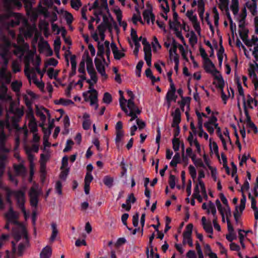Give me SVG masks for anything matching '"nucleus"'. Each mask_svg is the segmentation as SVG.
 <instances>
[{"instance_id": "0eeeda50", "label": "nucleus", "mask_w": 258, "mask_h": 258, "mask_svg": "<svg viewBox=\"0 0 258 258\" xmlns=\"http://www.w3.org/2000/svg\"><path fill=\"white\" fill-rule=\"evenodd\" d=\"M94 62L97 71L102 76L106 78L107 76L105 73V68L102 64V60L96 57L94 59Z\"/></svg>"}, {"instance_id": "a878e982", "label": "nucleus", "mask_w": 258, "mask_h": 258, "mask_svg": "<svg viewBox=\"0 0 258 258\" xmlns=\"http://www.w3.org/2000/svg\"><path fill=\"white\" fill-rule=\"evenodd\" d=\"M231 10H232L233 14L236 15L238 14L239 11V3L238 0H232V4L230 6Z\"/></svg>"}, {"instance_id": "ea45409f", "label": "nucleus", "mask_w": 258, "mask_h": 258, "mask_svg": "<svg viewBox=\"0 0 258 258\" xmlns=\"http://www.w3.org/2000/svg\"><path fill=\"white\" fill-rule=\"evenodd\" d=\"M28 126L30 128L31 132L35 133L37 131V125L36 119L34 120H29Z\"/></svg>"}, {"instance_id": "9d476101", "label": "nucleus", "mask_w": 258, "mask_h": 258, "mask_svg": "<svg viewBox=\"0 0 258 258\" xmlns=\"http://www.w3.org/2000/svg\"><path fill=\"white\" fill-rule=\"evenodd\" d=\"M17 204L19 208L21 210L25 216L26 215V211L25 208V192L23 191V195L22 197H19L16 199Z\"/></svg>"}, {"instance_id": "5701e85b", "label": "nucleus", "mask_w": 258, "mask_h": 258, "mask_svg": "<svg viewBox=\"0 0 258 258\" xmlns=\"http://www.w3.org/2000/svg\"><path fill=\"white\" fill-rule=\"evenodd\" d=\"M51 226L52 228V233L50 237L49 240L50 242H52L54 241L57 236V234L58 233V230L57 229V225L55 223H52L51 224Z\"/></svg>"}, {"instance_id": "9b49d317", "label": "nucleus", "mask_w": 258, "mask_h": 258, "mask_svg": "<svg viewBox=\"0 0 258 258\" xmlns=\"http://www.w3.org/2000/svg\"><path fill=\"white\" fill-rule=\"evenodd\" d=\"M88 93H92L89 96L90 101V105L93 106L95 105L98 102V92L95 89H92L88 91Z\"/></svg>"}, {"instance_id": "864d4df0", "label": "nucleus", "mask_w": 258, "mask_h": 258, "mask_svg": "<svg viewBox=\"0 0 258 258\" xmlns=\"http://www.w3.org/2000/svg\"><path fill=\"white\" fill-rule=\"evenodd\" d=\"M219 45L220 48L218 51L217 55H223V53H224V48L222 45V37L221 36H220L219 38Z\"/></svg>"}, {"instance_id": "bf43d9fd", "label": "nucleus", "mask_w": 258, "mask_h": 258, "mask_svg": "<svg viewBox=\"0 0 258 258\" xmlns=\"http://www.w3.org/2000/svg\"><path fill=\"white\" fill-rule=\"evenodd\" d=\"M209 208L211 210L212 214L214 217H215L217 213L216 209L214 204L211 201L209 203Z\"/></svg>"}, {"instance_id": "c03bdc74", "label": "nucleus", "mask_w": 258, "mask_h": 258, "mask_svg": "<svg viewBox=\"0 0 258 258\" xmlns=\"http://www.w3.org/2000/svg\"><path fill=\"white\" fill-rule=\"evenodd\" d=\"M220 2V5H219V8L223 11V10H227L229 9V0H219Z\"/></svg>"}, {"instance_id": "2eb2a0df", "label": "nucleus", "mask_w": 258, "mask_h": 258, "mask_svg": "<svg viewBox=\"0 0 258 258\" xmlns=\"http://www.w3.org/2000/svg\"><path fill=\"white\" fill-rule=\"evenodd\" d=\"M101 9H104L106 11V12L108 13L109 17L110 19V20L112 22V23L113 24L114 28L115 29H118V27H117V25L116 22L114 21L113 17L111 16V15L109 12V9L108 7V5H107V2L102 3L101 6H99V10H101Z\"/></svg>"}, {"instance_id": "8fccbe9b", "label": "nucleus", "mask_w": 258, "mask_h": 258, "mask_svg": "<svg viewBox=\"0 0 258 258\" xmlns=\"http://www.w3.org/2000/svg\"><path fill=\"white\" fill-rule=\"evenodd\" d=\"M88 73L90 76L91 80L94 82V83H96L97 82V77L95 70H91L88 71Z\"/></svg>"}, {"instance_id": "4468645a", "label": "nucleus", "mask_w": 258, "mask_h": 258, "mask_svg": "<svg viewBox=\"0 0 258 258\" xmlns=\"http://www.w3.org/2000/svg\"><path fill=\"white\" fill-rule=\"evenodd\" d=\"M235 81L237 86L239 94L242 96L243 101L245 102L244 91L240 81V78L238 76H236V74H235Z\"/></svg>"}, {"instance_id": "e2e57ef3", "label": "nucleus", "mask_w": 258, "mask_h": 258, "mask_svg": "<svg viewBox=\"0 0 258 258\" xmlns=\"http://www.w3.org/2000/svg\"><path fill=\"white\" fill-rule=\"evenodd\" d=\"M93 179V176L91 173H86L85 177V183L90 184L91 182L92 181Z\"/></svg>"}, {"instance_id": "393cba45", "label": "nucleus", "mask_w": 258, "mask_h": 258, "mask_svg": "<svg viewBox=\"0 0 258 258\" xmlns=\"http://www.w3.org/2000/svg\"><path fill=\"white\" fill-rule=\"evenodd\" d=\"M55 104H62L64 106H68L70 104H74V102L70 99H65L64 98H60L59 100L54 101Z\"/></svg>"}, {"instance_id": "b1692460", "label": "nucleus", "mask_w": 258, "mask_h": 258, "mask_svg": "<svg viewBox=\"0 0 258 258\" xmlns=\"http://www.w3.org/2000/svg\"><path fill=\"white\" fill-rule=\"evenodd\" d=\"M124 136V131H117L116 132V137L115 139V142L116 147L118 149L119 148V144L122 140V138Z\"/></svg>"}, {"instance_id": "de8ad7c7", "label": "nucleus", "mask_w": 258, "mask_h": 258, "mask_svg": "<svg viewBox=\"0 0 258 258\" xmlns=\"http://www.w3.org/2000/svg\"><path fill=\"white\" fill-rule=\"evenodd\" d=\"M188 169L191 178L193 179V180H195L197 177V171L196 168L192 165H190L188 167Z\"/></svg>"}, {"instance_id": "bb28decb", "label": "nucleus", "mask_w": 258, "mask_h": 258, "mask_svg": "<svg viewBox=\"0 0 258 258\" xmlns=\"http://www.w3.org/2000/svg\"><path fill=\"white\" fill-rule=\"evenodd\" d=\"M191 100V98L189 97H182L181 101H179L178 103L180 104L181 110L183 111L184 106L186 103H188L187 107L189 108V102Z\"/></svg>"}, {"instance_id": "ddd939ff", "label": "nucleus", "mask_w": 258, "mask_h": 258, "mask_svg": "<svg viewBox=\"0 0 258 258\" xmlns=\"http://www.w3.org/2000/svg\"><path fill=\"white\" fill-rule=\"evenodd\" d=\"M52 254V249L49 246L44 247L40 253V258H50Z\"/></svg>"}, {"instance_id": "3c124183", "label": "nucleus", "mask_w": 258, "mask_h": 258, "mask_svg": "<svg viewBox=\"0 0 258 258\" xmlns=\"http://www.w3.org/2000/svg\"><path fill=\"white\" fill-rule=\"evenodd\" d=\"M136 201V198L135 197L134 194L133 193L130 194L127 198L126 200V204L131 205V203L134 204Z\"/></svg>"}, {"instance_id": "1a4fd4ad", "label": "nucleus", "mask_w": 258, "mask_h": 258, "mask_svg": "<svg viewBox=\"0 0 258 258\" xmlns=\"http://www.w3.org/2000/svg\"><path fill=\"white\" fill-rule=\"evenodd\" d=\"M173 116V121L171 124L172 127H174L175 125H179L181 121V113L179 108H177L174 112L172 113Z\"/></svg>"}, {"instance_id": "a211bd4d", "label": "nucleus", "mask_w": 258, "mask_h": 258, "mask_svg": "<svg viewBox=\"0 0 258 258\" xmlns=\"http://www.w3.org/2000/svg\"><path fill=\"white\" fill-rule=\"evenodd\" d=\"M14 168L16 174L19 175H23L26 172V168L22 164L15 165Z\"/></svg>"}, {"instance_id": "f704fd0d", "label": "nucleus", "mask_w": 258, "mask_h": 258, "mask_svg": "<svg viewBox=\"0 0 258 258\" xmlns=\"http://www.w3.org/2000/svg\"><path fill=\"white\" fill-rule=\"evenodd\" d=\"M249 76L250 77L253 76L252 82L254 84L255 89L258 90V78L255 72L253 70L249 71Z\"/></svg>"}, {"instance_id": "6e6d98bb", "label": "nucleus", "mask_w": 258, "mask_h": 258, "mask_svg": "<svg viewBox=\"0 0 258 258\" xmlns=\"http://www.w3.org/2000/svg\"><path fill=\"white\" fill-rule=\"evenodd\" d=\"M128 214L127 213H124L123 214L122 216H121V221H122V222L123 223V224L124 225H125L127 227V228L129 230H132V228H129L127 226V222H126V221L128 218Z\"/></svg>"}, {"instance_id": "f8f14e48", "label": "nucleus", "mask_w": 258, "mask_h": 258, "mask_svg": "<svg viewBox=\"0 0 258 258\" xmlns=\"http://www.w3.org/2000/svg\"><path fill=\"white\" fill-rule=\"evenodd\" d=\"M70 61L72 66V71L69 74V77L71 78L76 74L77 61L76 56L72 55L70 58Z\"/></svg>"}, {"instance_id": "473e14b6", "label": "nucleus", "mask_w": 258, "mask_h": 258, "mask_svg": "<svg viewBox=\"0 0 258 258\" xmlns=\"http://www.w3.org/2000/svg\"><path fill=\"white\" fill-rule=\"evenodd\" d=\"M61 46V40L59 37H57L54 41V50L56 53H58Z\"/></svg>"}, {"instance_id": "4c0bfd02", "label": "nucleus", "mask_w": 258, "mask_h": 258, "mask_svg": "<svg viewBox=\"0 0 258 258\" xmlns=\"http://www.w3.org/2000/svg\"><path fill=\"white\" fill-rule=\"evenodd\" d=\"M248 32L249 31L248 29H244V31H242V30L239 31V36L243 42L248 39Z\"/></svg>"}, {"instance_id": "338daca9", "label": "nucleus", "mask_w": 258, "mask_h": 258, "mask_svg": "<svg viewBox=\"0 0 258 258\" xmlns=\"http://www.w3.org/2000/svg\"><path fill=\"white\" fill-rule=\"evenodd\" d=\"M62 184L60 181H57L55 184V189L57 194L59 195L62 194Z\"/></svg>"}, {"instance_id": "20e7f679", "label": "nucleus", "mask_w": 258, "mask_h": 258, "mask_svg": "<svg viewBox=\"0 0 258 258\" xmlns=\"http://www.w3.org/2000/svg\"><path fill=\"white\" fill-rule=\"evenodd\" d=\"M5 217L7 220L8 222H10L11 223L13 224H19V222L17 220L18 217L12 207L9 209V211L6 214Z\"/></svg>"}, {"instance_id": "37998d69", "label": "nucleus", "mask_w": 258, "mask_h": 258, "mask_svg": "<svg viewBox=\"0 0 258 258\" xmlns=\"http://www.w3.org/2000/svg\"><path fill=\"white\" fill-rule=\"evenodd\" d=\"M78 71L80 73L85 74V60L83 56V59L80 63Z\"/></svg>"}, {"instance_id": "423d86ee", "label": "nucleus", "mask_w": 258, "mask_h": 258, "mask_svg": "<svg viewBox=\"0 0 258 258\" xmlns=\"http://www.w3.org/2000/svg\"><path fill=\"white\" fill-rule=\"evenodd\" d=\"M0 80L4 81V83L9 84L11 81V75L10 73L7 72V69L3 67L0 69Z\"/></svg>"}, {"instance_id": "e433bc0d", "label": "nucleus", "mask_w": 258, "mask_h": 258, "mask_svg": "<svg viewBox=\"0 0 258 258\" xmlns=\"http://www.w3.org/2000/svg\"><path fill=\"white\" fill-rule=\"evenodd\" d=\"M173 149L175 152H177L179 150L180 141L177 138H174L172 139Z\"/></svg>"}, {"instance_id": "4be33fe9", "label": "nucleus", "mask_w": 258, "mask_h": 258, "mask_svg": "<svg viewBox=\"0 0 258 258\" xmlns=\"http://www.w3.org/2000/svg\"><path fill=\"white\" fill-rule=\"evenodd\" d=\"M180 163V155L179 153L176 152L172 160L170 163V166L173 167L177 166L178 163Z\"/></svg>"}, {"instance_id": "cd10ccee", "label": "nucleus", "mask_w": 258, "mask_h": 258, "mask_svg": "<svg viewBox=\"0 0 258 258\" xmlns=\"http://www.w3.org/2000/svg\"><path fill=\"white\" fill-rule=\"evenodd\" d=\"M193 228V225L191 223L188 224L186 227V230L183 232V237H189L191 236Z\"/></svg>"}, {"instance_id": "6e6552de", "label": "nucleus", "mask_w": 258, "mask_h": 258, "mask_svg": "<svg viewBox=\"0 0 258 258\" xmlns=\"http://www.w3.org/2000/svg\"><path fill=\"white\" fill-rule=\"evenodd\" d=\"M143 16L145 20H146L147 23L149 24L150 19H151V22L153 24L154 21H155V16L152 13V7H151L150 9L145 10L143 13Z\"/></svg>"}, {"instance_id": "39448f33", "label": "nucleus", "mask_w": 258, "mask_h": 258, "mask_svg": "<svg viewBox=\"0 0 258 258\" xmlns=\"http://www.w3.org/2000/svg\"><path fill=\"white\" fill-rule=\"evenodd\" d=\"M8 17H13L15 19V20H11L10 22V25L12 27L19 25L22 18V16L20 14L13 12L12 11H8Z\"/></svg>"}, {"instance_id": "58836bf2", "label": "nucleus", "mask_w": 258, "mask_h": 258, "mask_svg": "<svg viewBox=\"0 0 258 258\" xmlns=\"http://www.w3.org/2000/svg\"><path fill=\"white\" fill-rule=\"evenodd\" d=\"M112 100V96L108 92L104 93L103 97V101L106 104H110Z\"/></svg>"}, {"instance_id": "680f3d73", "label": "nucleus", "mask_w": 258, "mask_h": 258, "mask_svg": "<svg viewBox=\"0 0 258 258\" xmlns=\"http://www.w3.org/2000/svg\"><path fill=\"white\" fill-rule=\"evenodd\" d=\"M58 63V61L54 58H50L48 59L45 65L55 67Z\"/></svg>"}, {"instance_id": "c756f323", "label": "nucleus", "mask_w": 258, "mask_h": 258, "mask_svg": "<svg viewBox=\"0 0 258 258\" xmlns=\"http://www.w3.org/2000/svg\"><path fill=\"white\" fill-rule=\"evenodd\" d=\"M177 96L175 94V92H167L166 95V99L167 102L173 101L176 102Z\"/></svg>"}, {"instance_id": "f3484780", "label": "nucleus", "mask_w": 258, "mask_h": 258, "mask_svg": "<svg viewBox=\"0 0 258 258\" xmlns=\"http://www.w3.org/2000/svg\"><path fill=\"white\" fill-rule=\"evenodd\" d=\"M38 47L40 51L42 49H46L47 51V56L52 55L53 51L47 41H45L43 43H39Z\"/></svg>"}, {"instance_id": "c9c22d12", "label": "nucleus", "mask_w": 258, "mask_h": 258, "mask_svg": "<svg viewBox=\"0 0 258 258\" xmlns=\"http://www.w3.org/2000/svg\"><path fill=\"white\" fill-rule=\"evenodd\" d=\"M225 83L224 82V85L222 88H220V84L218 82V85L217 86V87L219 88L221 90V98L223 101V103L224 104H226L227 103V100L228 98V96H227L223 91V88L224 87Z\"/></svg>"}, {"instance_id": "79ce46f5", "label": "nucleus", "mask_w": 258, "mask_h": 258, "mask_svg": "<svg viewBox=\"0 0 258 258\" xmlns=\"http://www.w3.org/2000/svg\"><path fill=\"white\" fill-rule=\"evenodd\" d=\"M71 5L72 8L77 10L82 6L81 0H71Z\"/></svg>"}, {"instance_id": "69168bd1", "label": "nucleus", "mask_w": 258, "mask_h": 258, "mask_svg": "<svg viewBox=\"0 0 258 258\" xmlns=\"http://www.w3.org/2000/svg\"><path fill=\"white\" fill-rule=\"evenodd\" d=\"M139 217V214L138 213H137L133 217V224L134 226L135 227H137L138 226Z\"/></svg>"}, {"instance_id": "a18cd8bd", "label": "nucleus", "mask_w": 258, "mask_h": 258, "mask_svg": "<svg viewBox=\"0 0 258 258\" xmlns=\"http://www.w3.org/2000/svg\"><path fill=\"white\" fill-rule=\"evenodd\" d=\"M242 232H245V230H241V229H239L238 230V235H239V241H240V243L242 247L243 248H245V244L244 243V242H243L244 238V236L241 233Z\"/></svg>"}, {"instance_id": "2f4dec72", "label": "nucleus", "mask_w": 258, "mask_h": 258, "mask_svg": "<svg viewBox=\"0 0 258 258\" xmlns=\"http://www.w3.org/2000/svg\"><path fill=\"white\" fill-rule=\"evenodd\" d=\"M22 84L21 82H19L18 81H15L12 82L11 87L12 90L15 92H18L20 91V88L22 87Z\"/></svg>"}, {"instance_id": "f03ea898", "label": "nucleus", "mask_w": 258, "mask_h": 258, "mask_svg": "<svg viewBox=\"0 0 258 258\" xmlns=\"http://www.w3.org/2000/svg\"><path fill=\"white\" fill-rule=\"evenodd\" d=\"M16 226L12 228V234L16 242L19 241L22 236L27 238V231L21 224H15Z\"/></svg>"}, {"instance_id": "603ef678", "label": "nucleus", "mask_w": 258, "mask_h": 258, "mask_svg": "<svg viewBox=\"0 0 258 258\" xmlns=\"http://www.w3.org/2000/svg\"><path fill=\"white\" fill-rule=\"evenodd\" d=\"M169 184L171 188H174L175 186V176L170 174L169 177Z\"/></svg>"}, {"instance_id": "dca6fc26", "label": "nucleus", "mask_w": 258, "mask_h": 258, "mask_svg": "<svg viewBox=\"0 0 258 258\" xmlns=\"http://www.w3.org/2000/svg\"><path fill=\"white\" fill-rule=\"evenodd\" d=\"M23 191L22 190H12L10 189H7V199H10L11 196L13 195L15 196L16 199L19 197H22L23 195Z\"/></svg>"}, {"instance_id": "0e129e2a", "label": "nucleus", "mask_w": 258, "mask_h": 258, "mask_svg": "<svg viewBox=\"0 0 258 258\" xmlns=\"http://www.w3.org/2000/svg\"><path fill=\"white\" fill-rule=\"evenodd\" d=\"M247 16L246 10L245 8H244L242 10V12L240 15V19L239 20V22H243L245 21Z\"/></svg>"}, {"instance_id": "412c9836", "label": "nucleus", "mask_w": 258, "mask_h": 258, "mask_svg": "<svg viewBox=\"0 0 258 258\" xmlns=\"http://www.w3.org/2000/svg\"><path fill=\"white\" fill-rule=\"evenodd\" d=\"M169 27L171 29H173L175 31V33L177 37H178L179 39H180L182 41H184V38L183 36L182 35L181 32L179 31L178 28L177 27H173L172 26V22L171 20H169ZM173 24H174V23H173Z\"/></svg>"}, {"instance_id": "4d7b16f0", "label": "nucleus", "mask_w": 258, "mask_h": 258, "mask_svg": "<svg viewBox=\"0 0 258 258\" xmlns=\"http://www.w3.org/2000/svg\"><path fill=\"white\" fill-rule=\"evenodd\" d=\"M47 75L50 79H52L54 78L55 79L56 77L58 75L57 72L54 73V69L52 68H49L47 71Z\"/></svg>"}, {"instance_id": "c85d7f7f", "label": "nucleus", "mask_w": 258, "mask_h": 258, "mask_svg": "<svg viewBox=\"0 0 258 258\" xmlns=\"http://www.w3.org/2000/svg\"><path fill=\"white\" fill-rule=\"evenodd\" d=\"M103 181L106 186L110 188L113 185V178L109 176H105L103 178Z\"/></svg>"}, {"instance_id": "7ed1b4c3", "label": "nucleus", "mask_w": 258, "mask_h": 258, "mask_svg": "<svg viewBox=\"0 0 258 258\" xmlns=\"http://www.w3.org/2000/svg\"><path fill=\"white\" fill-rule=\"evenodd\" d=\"M30 203L32 207L36 208L38 206L39 192L34 187H31L29 192Z\"/></svg>"}, {"instance_id": "7c9ffc66", "label": "nucleus", "mask_w": 258, "mask_h": 258, "mask_svg": "<svg viewBox=\"0 0 258 258\" xmlns=\"http://www.w3.org/2000/svg\"><path fill=\"white\" fill-rule=\"evenodd\" d=\"M246 6L248 8V9L250 10L252 15L254 16L256 14V4L255 2H253L251 4L247 3Z\"/></svg>"}, {"instance_id": "a19ab883", "label": "nucleus", "mask_w": 258, "mask_h": 258, "mask_svg": "<svg viewBox=\"0 0 258 258\" xmlns=\"http://www.w3.org/2000/svg\"><path fill=\"white\" fill-rule=\"evenodd\" d=\"M204 229L207 233L213 234V229L212 226L211 222H208V223L203 225Z\"/></svg>"}, {"instance_id": "49530a36", "label": "nucleus", "mask_w": 258, "mask_h": 258, "mask_svg": "<svg viewBox=\"0 0 258 258\" xmlns=\"http://www.w3.org/2000/svg\"><path fill=\"white\" fill-rule=\"evenodd\" d=\"M65 19L67 21V23L68 25H70L72 23L73 21V16L70 13L66 11L65 12V15H64Z\"/></svg>"}, {"instance_id": "5fc2aeb1", "label": "nucleus", "mask_w": 258, "mask_h": 258, "mask_svg": "<svg viewBox=\"0 0 258 258\" xmlns=\"http://www.w3.org/2000/svg\"><path fill=\"white\" fill-rule=\"evenodd\" d=\"M163 1L165 3L166 7H165L163 5V4H161L160 7H161V8L162 9V10L164 12V13L167 14L170 11L169 5L167 0H163Z\"/></svg>"}, {"instance_id": "6ab92c4d", "label": "nucleus", "mask_w": 258, "mask_h": 258, "mask_svg": "<svg viewBox=\"0 0 258 258\" xmlns=\"http://www.w3.org/2000/svg\"><path fill=\"white\" fill-rule=\"evenodd\" d=\"M199 15L201 19H203L205 12V3L203 0H199L198 1Z\"/></svg>"}, {"instance_id": "09e8293b", "label": "nucleus", "mask_w": 258, "mask_h": 258, "mask_svg": "<svg viewBox=\"0 0 258 258\" xmlns=\"http://www.w3.org/2000/svg\"><path fill=\"white\" fill-rule=\"evenodd\" d=\"M114 12L115 13V14L116 15V18H117V20L118 22V24H121V23L122 21V18L121 11L119 9H118L117 10H114Z\"/></svg>"}, {"instance_id": "72a5a7b5", "label": "nucleus", "mask_w": 258, "mask_h": 258, "mask_svg": "<svg viewBox=\"0 0 258 258\" xmlns=\"http://www.w3.org/2000/svg\"><path fill=\"white\" fill-rule=\"evenodd\" d=\"M199 185L201 186V192H202V194H203V195L204 196V198L206 200H207V199L208 198V195L207 194L206 189L205 185V184H204V182L202 180H201V179H199Z\"/></svg>"}, {"instance_id": "052dcab7", "label": "nucleus", "mask_w": 258, "mask_h": 258, "mask_svg": "<svg viewBox=\"0 0 258 258\" xmlns=\"http://www.w3.org/2000/svg\"><path fill=\"white\" fill-rule=\"evenodd\" d=\"M133 98H130L127 101V107L130 110H134V108H136V104H135L134 102Z\"/></svg>"}, {"instance_id": "774afa93", "label": "nucleus", "mask_w": 258, "mask_h": 258, "mask_svg": "<svg viewBox=\"0 0 258 258\" xmlns=\"http://www.w3.org/2000/svg\"><path fill=\"white\" fill-rule=\"evenodd\" d=\"M230 248L231 250L233 251H239L240 250L239 245L234 242H232L230 243Z\"/></svg>"}, {"instance_id": "f257e3e1", "label": "nucleus", "mask_w": 258, "mask_h": 258, "mask_svg": "<svg viewBox=\"0 0 258 258\" xmlns=\"http://www.w3.org/2000/svg\"><path fill=\"white\" fill-rule=\"evenodd\" d=\"M204 68L207 73L211 74L214 76V79L220 84V88H222L224 85V79L210 58L204 60Z\"/></svg>"}, {"instance_id": "13d9d810", "label": "nucleus", "mask_w": 258, "mask_h": 258, "mask_svg": "<svg viewBox=\"0 0 258 258\" xmlns=\"http://www.w3.org/2000/svg\"><path fill=\"white\" fill-rule=\"evenodd\" d=\"M6 134L2 130L0 131V147L5 145Z\"/></svg>"}, {"instance_id": "aec40b11", "label": "nucleus", "mask_w": 258, "mask_h": 258, "mask_svg": "<svg viewBox=\"0 0 258 258\" xmlns=\"http://www.w3.org/2000/svg\"><path fill=\"white\" fill-rule=\"evenodd\" d=\"M97 56L100 57L104 62H105V59L104 57L105 53L104 46L103 44H101L100 42H98L97 46Z\"/></svg>"}]
</instances>
